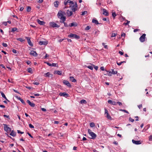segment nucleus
I'll return each instance as SVG.
<instances>
[{
	"instance_id": "f257e3e1",
	"label": "nucleus",
	"mask_w": 152,
	"mask_h": 152,
	"mask_svg": "<svg viewBox=\"0 0 152 152\" xmlns=\"http://www.w3.org/2000/svg\"><path fill=\"white\" fill-rule=\"evenodd\" d=\"M64 13L62 11H60L58 12L57 14L58 17L60 19V22L64 23V26L65 27H68V26L66 23L65 22L66 20V17L63 15V14Z\"/></svg>"
},
{
	"instance_id": "f03ea898",
	"label": "nucleus",
	"mask_w": 152,
	"mask_h": 152,
	"mask_svg": "<svg viewBox=\"0 0 152 152\" xmlns=\"http://www.w3.org/2000/svg\"><path fill=\"white\" fill-rule=\"evenodd\" d=\"M72 3L70 4L69 5V7L71 8V10H72L73 12H75L77 10V5L76 3H75L74 4L73 2L72 1Z\"/></svg>"
},
{
	"instance_id": "7ed1b4c3",
	"label": "nucleus",
	"mask_w": 152,
	"mask_h": 152,
	"mask_svg": "<svg viewBox=\"0 0 152 152\" xmlns=\"http://www.w3.org/2000/svg\"><path fill=\"white\" fill-rule=\"evenodd\" d=\"M88 133L89 135L91 136V138L92 139H95L96 137V134L92 132L91 130L90 129H88Z\"/></svg>"
},
{
	"instance_id": "20e7f679",
	"label": "nucleus",
	"mask_w": 152,
	"mask_h": 152,
	"mask_svg": "<svg viewBox=\"0 0 152 152\" xmlns=\"http://www.w3.org/2000/svg\"><path fill=\"white\" fill-rule=\"evenodd\" d=\"M68 37L70 38H74L77 39H79L80 38L79 36L75 34H70L68 36Z\"/></svg>"
},
{
	"instance_id": "39448f33",
	"label": "nucleus",
	"mask_w": 152,
	"mask_h": 152,
	"mask_svg": "<svg viewBox=\"0 0 152 152\" xmlns=\"http://www.w3.org/2000/svg\"><path fill=\"white\" fill-rule=\"evenodd\" d=\"M4 125V130L6 131L7 132H11V129L10 128L8 127L7 125L5 124H3Z\"/></svg>"
},
{
	"instance_id": "423d86ee",
	"label": "nucleus",
	"mask_w": 152,
	"mask_h": 152,
	"mask_svg": "<svg viewBox=\"0 0 152 152\" xmlns=\"http://www.w3.org/2000/svg\"><path fill=\"white\" fill-rule=\"evenodd\" d=\"M146 34H143L140 38L139 39L140 41L141 42H143L145 41V38Z\"/></svg>"
},
{
	"instance_id": "0eeeda50",
	"label": "nucleus",
	"mask_w": 152,
	"mask_h": 152,
	"mask_svg": "<svg viewBox=\"0 0 152 152\" xmlns=\"http://www.w3.org/2000/svg\"><path fill=\"white\" fill-rule=\"evenodd\" d=\"M50 26L52 27H60V26L58 25H57L56 23L52 22H50Z\"/></svg>"
},
{
	"instance_id": "6e6552de",
	"label": "nucleus",
	"mask_w": 152,
	"mask_h": 152,
	"mask_svg": "<svg viewBox=\"0 0 152 152\" xmlns=\"http://www.w3.org/2000/svg\"><path fill=\"white\" fill-rule=\"evenodd\" d=\"M44 76L45 77H52L53 75L49 72H48L46 73H45Z\"/></svg>"
},
{
	"instance_id": "1a4fd4ad",
	"label": "nucleus",
	"mask_w": 152,
	"mask_h": 152,
	"mask_svg": "<svg viewBox=\"0 0 152 152\" xmlns=\"http://www.w3.org/2000/svg\"><path fill=\"white\" fill-rule=\"evenodd\" d=\"M26 38L27 39L28 43L29 45L31 46H33V44L31 42L30 38L27 37H26Z\"/></svg>"
},
{
	"instance_id": "9d476101",
	"label": "nucleus",
	"mask_w": 152,
	"mask_h": 152,
	"mask_svg": "<svg viewBox=\"0 0 152 152\" xmlns=\"http://www.w3.org/2000/svg\"><path fill=\"white\" fill-rule=\"evenodd\" d=\"M30 54L34 57H37L38 55V54L34 50L31 51L30 52Z\"/></svg>"
},
{
	"instance_id": "9b49d317",
	"label": "nucleus",
	"mask_w": 152,
	"mask_h": 152,
	"mask_svg": "<svg viewBox=\"0 0 152 152\" xmlns=\"http://www.w3.org/2000/svg\"><path fill=\"white\" fill-rule=\"evenodd\" d=\"M59 95L61 96H63L65 97H68L69 96V94L66 93V92H61L59 93Z\"/></svg>"
},
{
	"instance_id": "f8f14e48",
	"label": "nucleus",
	"mask_w": 152,
	"mask_h": 152,
	"mask_svg": "<svg viewBox=\"0 0 152 152\" xmlns=\"http://www.w3.org/2000/svg\"><path fill=\"white\" fill-rule=\"evenodd\" d=\"M63 83L64 84L66 85L68 87H70L71 86L70 84L68 81L64 80L63 81Z\"/></svg>"
},
{
	"instance_id": "ddd939ff",
	"label": "nucleus",
	"mask_w": 152,
	"mask_h": 152,
	"mask_svg": "<svg viewBox=\"0 0 152 152\" xmlns=\"http://www.w3.org/2000/svg\"><path fill=\"white\" fill-rule=\"evenodd\" d=\"M39 44L40 45H46L48 44V42L47 41H39Z\"/></svg>"
},
{
	"instance_id": "4468645a",
	"label": "nucleus",
	"mask_w": 152,
	"mask_h": 152,
	"mask_svg": "<svg viewBox=\"0 0 152 152\" xmlns=\"http://www.w3.org/2000/svg\"><path fill=\"white\" fill-rule=\"evenodd\" d=\"M132 142L133 143L136 145H139L141 143L140 141L139 140H132Z\"/></svg>"
},
{
	"instance_id": "2eb2a0df",
	"label": "nucleus",
	"mask_w": 152,
	"mask_h": 152,
	"mask_svg": "<svg viewBox=\"0 0 152 152\" xmlns=\"http://www.w3.org/2000/svg\"><path fill=\"white\" fill-rule=\"evenodd\" d=\"M72 12V11L68 10L66 12V14L68 16L70 17L73 14Z\"/></svg>"
},
{
	"instance_id": "dca6fc26",
	"label": "nucleus",
	"mask_w": 152,
	"mask_h": 152,
	"mask_svg": "<svg viewBox=\"0 0 152 152\" xmlns=\"http://www.w3.org/2000/svg\"><path fill=\"white\" fill-rule=\"evenodd\" d=\"M102 10L103 11V14L105 16H108V13L107 12L106 10L104 8H102Z\"/></svg>"
},
{
	"instance_id": "f3484780",
	"label": "nucleus",
	"mask_w": 152,
	"mask_h": 152,
	"mask_svg": "<svg viewBox=\"0 0 152 152\" xmlns=\"http://www.w3.org/2000/svg\"><path fill=\"white\" fill-rule=\"evenodd\" d=\"M108 102L112 105H117V103L114 101H112L111 100H109L108 101Z\"/></svg>"
},
{
	"instance_id": "a211bd4d",
	"label": "nucleus",
	"mask_w": 152,
	"mask_h": 152,
	"mask_svg": "<svg viewBox=\"0 0 152 152\" xmlns=\"http://www.w3.org/2000/svg\"><path fill=\"white\" fill-rule=\"evenodd\" d=\"M27 102L31 107H33L35 106V104L34 103L31 102L29 100H27Z\"/></svg>"
},
{
	"instance_id": "6ab92c4d",
	"label": "nucleus",
	"mask_w": 152,
	"mask_h": 152,
	"mask_svg": "<svg viewBox=\"0 0 152 152\" xmlns=\"http://www.w3.org/2000/svg\"><path fill=\"white\" fill-rule=\"evenodd\" d=\"M77 26V23L74 22L72 23H70L69 25V26L70 27L75 26L76 27Z\"/></svg>"
},
{
	"instance_id": "aec40b11",
	"label": "nucleus",
	"mask_w": 152,
	"mask_h": 152,
	"mask_svg": "<svg viewBox=\"0 0 152 152\" xmlns=\"http://www.w3.org/2000/svg\"><path fill=\"white\" fill-rule=\"evenodd\" d=\"M62 72L61 71L56 70L54 72V74H56L57 75H62Z\"/></svg>"
},
{
	"instance_id": "412c9836",
	"label": "nucleus",
	"mask_w": 152,
	"mask_h": 152,
	"mask_svg": "<svg viewBox=\"0 0 152 152\" xmlns=\"http://www.w3.org/2000/svg\"><path fill=\"white\" fill-rule=\"evenodd\" d=\"M72 1H71L70 0H68L67 1L64 2V4L66 6L67 5L68 3H69V5H70V4H72Z\"/></svg>"
},
{
	"instance_id": "4be33fe9",
	"label": "nucleus",
	"mask_w": 152,
	"mask_h": 152,
	"mask_svg": "<svg viewBox=\"0 0 152 152\" xmlns=\"http://www.w3.org/2000/svg\"><path fill=\"white\" fill-rule=\"evenodd\" d=\"M105 116L109 120H111L112 118L109 113L105 115Z\"/></svg>"
},
{
	"instance_id": "5701e85b",
	"label": "nucleus",
	"mask_w": 152,
	"mask_h": 152,
	"mask_svg": "<svg viewBox=\"0 0 152 152\" xmlns=\"http://www.w3.org/2000/svg\"><path fill=\"white\" fill-rule=\"evenodd\" d=\"M37 22L40 25H43L45 23L44 21H40L39 19H37Z\"/></svg>"
},
{
	"instance_id": "b1692460",
	"label": "nucleus",
	"mask_w": 152,
	"mask_h": 152,
	"mask_svg": "<svg viewBox=\"0 0 152 152\" xmlns=\"http://www.w3.org/2000/svg\"><path fill=\"white\" fill-rule=\"evenodd\" d=\"M10 135L13 137H15L16 135V133L13 130H12L10 134Z\"/></svg>"
},
{
	"instance_id": "393cba45",
	"label": "nucleus",
	"mask_w": 152,
	"mask_h": 152,
	"mask_svg": "<svg viewBox=\"0 0 152 152\" xmlns=\"http://www.w3.org/2000/svg\"><path fill=\"white\" fill-rule=\"evenodd\" d=\"M69 78L70 80L73 82L75 83L76 81V80L73 77H70Z\"/></svg>"
},
{
	"instance_id": "a878e982",
	"label": "nucleus",
	"mask_w": 152,
	"mask_h": 152,
	"mask_svg": "<svg viewBox=\"0 0 152 152\" xmlns=\"http://www.w3.org/2000/svg\"><path fill=\"white\" fill-rule=\"evenodd\" d=\"M0 93H1V95L2 97L4 98L6 100H7L8 101H9L7 100V98L6 97L4 94L2 92H1V91Z\"/></svg>"
},
{
	"instance_id": "bb28decb",
	"label": "nucleus",
	"mask_w": 152,
	"mask_h": 152,
	"mask_svg": "<svg viewBox=\"0 0 152 152\" xmlns=\"http://www.w3.org/2000/svg\"><path fill=\"white\" fill-rule=\"evenodd\" d=\"M59 2L58 1H56L54 2V6L55 7H58Z\"/></svg>"
},
{
	"instance_id": "cd10ccee",
	"label": "nucleus",
	"mask_w": 152,
	"mask_h": 152,
	"mask_svg": "<svg viewBox=\"0 0 152 152\" xmlns=\"http://www.w3.org/2000/svg\"><path fill=\"white\" fill-rule=\"evenodd\" d=\"M92 22L93 23H94L96 24H99V23L97 20L94 19H93Z\"/></svg>"
},
{
	"instance_id": "c85d7f7f",
	"label": "nucleus",
	"mask_w": 152,
	"mask_h": 152,
	"mask_svg": "<svg viewBox=\"0 0 152 152\" xmlns=\"http://www.w3.org/2000/svg\"><path fill=\"white\" fill-rule=\"evenodd\" d=\"M80 103L81 104H86L87 103V102L84 99H82L80 101Z\"/></svg>"
},
{
	"instance_id": "c756f323",
	"label": "nucleus",
	"mask_w": 152,
	"mask_h": 152,
	"mask_svg": "<svg viewBox=\"0 0 152 152\" xmlns=\"http://www.w3.org/2000/svg\"><path fill=\"white\" fill-rule=\"evenodd\" d=\"M18 99L23 104L25 105L26 104V103L20 97Z\"/></svg>"
},
{
	"instance_id": "7c9ffc66",
	"label": "nucleus",
	"mask_w": 152,
	"mask_h": 152,
	"mask_svg": "<svg viewBox=\"0 0 152 152\" xmlns=\"http://www.w3.org/2000/svg\"><path fill=\"white\" fill-rule=\"evenodd\" d=\"M112 72H111V73L113 75L116 74L117 73V71H114L113 69H112Z\"/></svg>"
},
{
	"instance_id": "2f4dec72",
	"label": "nucleus",
	"mask_w": 152,
	"mask_h": 152,
	"mask_svg": "<svg viewBox=\"0 0 152 152\" xmlns=\"http://www.w3.org/2000/svg\"><path fill=\"white\" fill-rule=\"evenodd\" d=\"M17 40H18L20 41L21 42H22L24 41H25L24 39H23L22 38H19L17 39Z\"/></svg>"
},
{
	"instance_id": "473e14b6",
	"label": "nucleus",
	"mask_w": 152,
	"mask_h": 152,
	"mask_svg": "<svg viewBox=\"0 0 152 152\" xmlns=\"http://www.w3.org/2000/svg\"><path fill=\"white\" fill-rule=\"evenodd\" d=\"M27 71L31 73H32V69L31 68H29L27 69Z\"/></svg>"
},
{
	"instance_id": "72a5a7b5",
	"label": "nucleus",
	"mask_w": 152,
	"mask_h": 152,
	"mask_svg": "<svg viewBox=\"0 0 152 152\" xmlns=\"http://www.w3.org/2000/svg\"><path fill=\"white\" fill-rule=\"evenodd\" d=\"M95 126V125L94 123L91 122L90 123V126L91 127H94Z\"/></svg>"
},
{
	"instance_id": "f704fd0d",
	"label": "nucleus",
	"mask_w": 152,
	"mask_h": 152,
	"mask_svg": "<svg viewBox=\"0 0 152 152\" xmlns=\"http://www.w3.org/2000/svg\"><path fill=\"white\" fill-rule=\"evenodd\" d=\"M31 10V8L30 7H27L26 9V11L28 12H29Z\"/></svg>"
},
{
	"instance_id": "c9c22d12",
	"label": "nucleus",
	"mask_w": 152,
	"mask_h": 152,
	"mask_svg": "<svg viewBox=\"0 0 152 152\" xmlns=\"http://www.w3.org/2000/svg\"><path fill=\"white\" fill-rule=\"evenodd\" d=\"M119 110L120 111L124 112L127 113H129V112H128V111L125 110L120 109Z\"/></svg>"
},
{
	"instance_id": "e433bc0d",
	"label": "nucleus",
	"mask_w": 152,
	"mask_h": 152,
	"mask_svg": "<svg viewBox=\"0 0 152 152\" xmlns=\"http://www.w3.org/2000/svg\"><path fill=\"white\" fill-rule=\"evenodd\" d=\"M87 67L91 70H93V66H87Z\"/></svg>"
},
{
	"instance_id": "4c0bfd02",
	"label": "nucleus",
	"mask_w": 152,
	"mask_h": 152,
	"mask_svg": "<svg viewBox=\"0 0 152 152\" xmlns=\"http://www.w3.org/2000/svg\"><path fill=\"white\" fill-rule=\"evenodd\" d=\"M87 11H85L83 12H82V13L81 15H85L87 14Z\"/></svg>"
},
{
	"instance_id": "58836bf2",
	"label": "nucleus",
	"mask_w": 152,
	"mask_h": 152,
	"mask_svg": "<svg viewBox=\"0 0 152 152\" xmlns=\"http://www.w3.org/2000/svg\"><path fill=\"white\" fill-rule=\"evenodd\" d=\"M112 15L114 18H115V17L116 16V13L115 12H112Z\"/></svg>"
},
{
	"instance_id": "ea45409f",
	"label": "nucleus",
	"mask_w": 152,
	"mask_h": 152,
	"mask_svg": "<svg viewBox=\"0 0 152 152\" xmlns=\"http://www.w3.org/2000/svg\"><path fill=\"white\" fill-rule=\"evenodd\" d=\"M91 27L90 26H87L85 28V30L87 31L89 30L90 28Z\"/></svg>"
},
{
	"instance_id": "a19ab883",
	"label": "nucleus",
	"mask_w": 152,
	"mask_h": 152,
	"mask_svg": "<svg viewBox=\"0 0 152 152\" xmlns=\"http://www.w3.org/2000/svg\"><path fill=\"white\" fill-rule=\"evenodd\" d=\"M17 29L16 28H12V32H14L16 31Z\"/></svg>"
},
{
	"instance_id": "79ce46f5",
	"label": "nucleus",
	"mask_w": 152,
	"mask_h": 152,
	"mask_svg": "<svg viewBox=\"0 0 152 152\" xmlns=\"http://www.w3.org/2000/svg\"><path fill=\"white\" fill-rule=\"evenodd\" d=\"M104 43H102V45L104 46V48L105 49H107V45H105Z\"/></svg>"
},
{
	"instance_id": "37998d69",
	"label": "nucleus",
	"mask_w": 152,
	"mask_h": 152,
	"mask_svg": "<svg viewBox=\"0 0 152 152\" xmlns=\"http://www.w3.org/2000/svg\"><path fill=\"white\" fill-rule=\"evenodd\" d=\"M2 45H3V46L5 47H6L7 46V44L5 43H3L2 44Z\"/></svg>"
},
{
	"instance_id": "c03bdc74",
	"label": "nucleus",
	"mask_w": 152,
	"mask_h": 152,
	"mask_svg": "<svg viewBox=\"0 0 152 152\" xmlns=\"http://www.w3.org/2000/svg\"><path fill=\"white\" fill-rule=\"evenodd\" d=\"M127 23H124V24L125 25V26H126L128 24L130 23V21H128V20H126Z\"/></svg>"
},
{
	"instance_id": "a18cd8bd",
	"label": "nucleus",
	"mask_w": 152,
	"mask_h": 152,
	"mask_svg": "<svg viewBox=\"0 0 152 152\" xmlns=\"http://www.w3.org/2000/svg\"><path fill=\"white\" fill-rule=\"evenodd\" d=\"M129 121L131 122H133L134 121V119H133L131 118L130 117L129 118Z\"/></svg>"
},
{
	"instance_id": "49530a36",
	"label": "nucleus",
	"mask_w": 152,
	"mask_h": 152,
	"mask_svg": "<svg viewBox=\"0 0 152 152\" xmlns=\"http://www.w3.org/2000/svg\"><path fill=\"white\" fill-rule=\"evenodd\" d=\"M29 127L31 128H34V126L31 124H29Z\"/></svg>"
},
{
	"instance_id": "de8ad7c7",
	"label": "nucleus",
	"mask_w": 152,
	"mask_h": 152,
	"mask_svg": "<svg viewBox=\"0 0 152 152\" xmlns=\"http://www.w3.org/2000/svg\"><path fill=\"white\" fill-rule=\"evenodd\" d=\"M99 33V31L97 30L96 31L95 34L96 35H97Z\"/></svg>"
},
{
	"instance_id": "09e8293b",
	"label": "nucleus",
	"mask_w": 152,
	"mask_h": 152,
	"mask_svg": "<svg viewBox=\"0 0 152 152\" xmlns=\"http://www.w3.org/2000/svg\"><path fill=\"white\" fill-rule=\"evenodd\" d=\"M8 81L9 83H13V82L12 81V79H11L10 80V79H8Z\"/></svg>"
},
{
	"instance_id": "8fccbe9b",
	"label": "nucleus",
	"mask_w": 152,
	"mask_h": 152,
	"mask_svg": "<svg viewBox=\"0 0 152 152\" xmlns=\"http://www.w3.org/2000/svg\"><path fill=\"white\" fill-rule=\"evenodd\" d=\"M149 141H152V135L149 137Z\"/></svg>"
},
{
	"instance_id": "3c124183",
	"label": "nucleus",
	"mask_w": 152,
	"mask_h": 152,
	"mask_svg": "<svg viewBox=\"0 0 152 152\" xmlns=\"http://www.w3.org/2000/svg\"><path fill=\"white\" fill-rule=\"evenodd\" d=\"M45 63L46 64H47V65H48L49 66H52V64L50 63H49L47 62H45Z\"/></svg>"
},
{
	"instance_id": "603ef678",
	"label": "nucleus",
	"mask_w": 152,
	"mask_h": 152,
	"mask_svg": "<svg viewBox=\"0 0 152 152\" xmlns=\"http://www.w3.org/2000/svg\"><path fill=\"white\" fill-rule=\"evenodd\" d=\"M149 127V126H148V127L146 129H145V128H144L143 130L142 131V132H145L147 130Z\"/></svg>"
},
{
	"instance_id": "864d4df0",
	"label": "nucleus",
	"mask_w": 152,
	"mask_h": 152,
	"mask_svg": "<svg viewBox=\"0 0 152 152\" xmlns=\"http://www.w3.org/2000/svg\"><path fill=\"white\" fill-rule=\"evenodd\" d=\"M4 117H6L7 118L10 119V116L9 115H4Z\"/></svg>"
},
{
	"instance_id": "5fc2aeb1",
	"label": "nucleus",
	"mask_w": 152,
	"mask_h": 152,
	"mask_svg": "<svg viewBox=\"0 0 152 152\" xmlns=\"http://www.w3.org/2000/svg\"><path fill=\"white\" fill-rule=\"evenodd\" d=\"M17 132L18 133H20L21 134H23L24 133L23 132H21L19 130H18Z\"/></svg>"
},
{
	"instance_id": "6e6d98bb",
	"label": "nucleus",
	"mask_w": 152,
	"mask_h": 152,
	"mask_svg": "<svg viewBox=\"0 0 152 152\" xmlns=\"http://www.w3.org/2000/svg\"><path fill=\"white\" fill-rule=\"evenodd\" d=\"M33 84H34V85H38L39 84V83H38V82H34L33 83Z\"/></svg>"
},
{
	"instance_id": "4d7b16f0",
	"label": "nucleus",
	"mask_w": 152,
	"mask_h": 152,
	"mask_svg": "<svg viewBox=\"0 0 152 152\" xmlns=\"http://www.w3.org/2000/svg\"><path fill=\"white\" fill-rule=\"evenodd\" d=\"M93 66H94V68L96 70H97L98 69V67L97 66H95L94 65H93Z\"/></svg>"
},
{
	"instance_id": "13d9d810",
	"label": "nucleus",
	"mask_w": 152,
	"mask_h": 152,
	"mask_svg": "<svg viewBox=\"0 0 152 152\" xmlns=\"http://www.w3.org/2000/svg\"><path fill=\"white\" fill-rule=\"evenodd\" d=\"M107 113H108V110L107 109H105V114H104V115H106V114H107Z\"/></svg>"
},
{
	"instance_id": "bf43d9fd",
	"label": "nucleus",
	"mask_w": 152,
	"mask_h": 152,
	"mask_svg": "<svg viewBox=\"0 0 152 152\" xmlns=\"http://www.w3.org/2000/svg\"><path fill=\"white\" fill-rule=\"evenodd\" d=\"M123 63V62H120L119 63H118V62H117V64L119 65V66H120V65H121Z\"/></svg>"
},
{
	"instance_id": "052dcab7",
	"label": "nucleus",
	"mask_w": 152,
	"mask_h": 152,
	"mask_svg": "<svg viewBox=\"0 0 152 152\" xmlns=\"http://www.w3.org/2000/svg\"><path fill=\"white\" fill-rule=\"evenodd\" d=\"M138 107L140 109L142 107V104H140L138 106Z\"/></svg>"
},
{
	"instance_id": "680f3d73",
	"label": "nucleus",
	"mask_w": 152,
	"mask_h": 152,
	"mask_svg": "<svg viewBox=\"0 0 152 152\" xmlns=\"http://www.w3.org/2000/svg\"><path fill=\"white\" fill-rule=\"evenodd\" d=\"M116 36V34L115 33H112L111 36V37H115Z\"/></svg>"
},
{
	"instance_id": "e2e57ef3",
	"label": "nucleus",
	"mask_w": 152,
	"mask_h": 152,
	"mask_svg": "<svg viewBox=\"0 0 152 152\" xmlns=\"http://www.w3.org/2000/svg\"><path fill=\"white\" fill-rule=\"evenodd\" d=\"M12 51L14 53H17V51L15 49H13Z\"/></svg>"
},
{
	"instance_id": "0e129e2a",
	"label": "nucleus",
	"mask_w": 152,
	"mask_h": 152,
	"mask_svg": "<svg viewBox=\"0 0 152 152\" xmlns=\"http://www.w3.org/2000/svg\"><path fill=\"white\" fill-rule=\"evenodd\" d=\"M125 35H126L125 34V33H122V34H121V36L122 37H125Z\"/></svg>"
},
{
	"instance_id": "69168bd1",
	"label": "nucleus",
	"mask_w": 152,
	"mask_h": 152,
	"mask_svg": "<svg viewBox=\"0 0 152 152\" xmlns=\"http://www.w3.org/2000/svg\"><path fill=\"white\" fill-rule=\"evenodd\" d=\"M117 103V104H119V105H122V103L119 102H118Z\"/></svg>"
},
{
	"instance_id": "338daca9",
	"label": "nucleus",
	"mask_w": 152,
	"mask_h": 152,
	"mask_svg": "<svg viewBox=\"0 0 152 152\" xmlns=\"http://www.w3.org/2000/svg\"><path fill=\"white\" fill-rule=\"evenodd\" d=\"M56 64H56L53 63L52 64V66H56Z\"/></svg>"
},
{
	"instance_id": "774afa93",
	"label": "nucleus",
	"mask_w": 152,
	"mask_h": 152,
	"mask_svg": "<svg viewBox=\"0 0 152 152\" xmlns=\"http://www.w3.org/2000/svg\"><path fill=\"white\" fill-rule=\"evenodd\" d=\"M3 23L5 26H6L7 25V22H4Z\"/></svg>"
}]
</instances>
